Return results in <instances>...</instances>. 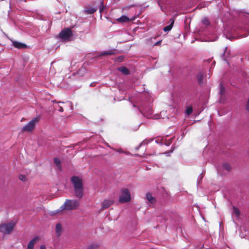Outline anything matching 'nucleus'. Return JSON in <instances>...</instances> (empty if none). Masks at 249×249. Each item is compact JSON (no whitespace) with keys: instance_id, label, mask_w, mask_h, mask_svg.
I'll list each match as a JSON object with an SVG mask.
<instances>
[{"instance_id":"obj_1","label":"nucleus","mask_w":249,"mask_h":249,"mask_svg":"<svg viewBox=\"0 0 249 249\" xmlns=\"http://www.w3.org/2000/svg\"><path fill=\"white\" fill-rule=\"evenodd\" d=\"M249 35V14L244 19L235 23L225 32L226 38L232 40L241 37H244Z\"/></svg>"},{"instance_id":"obj_2","label":"nucleus","mask_w":249,"mask_h":249,"mask_svg":"<svg viewBox=\"0 0 249 249\" xmlns=\"http://www.w3.org/2000/svg\"><path fill=\"white\" fill-rule=\"evenodd\" d=\"M141 101L140 103V107L138 109L142 114L147 118H151L153 114L152 109V103L148 95H142Z\"/></svg>"},{"instance_id":"obj_3","label":"nucleus","mask_w":249,"mask_h":249,"mask_svg":"<svg viewBox=\"0 0 249 249\" xmlns=\"http://www.w3.org/2000/svg\"><path fill=\"white\" fill-rule=\"evenodd\" d=\"M73 185L74 193L76 197L81 198L84 195V187L82 178L76 176H73L70 178Z\"/></svg>"},{"instance_id":"obj_4","label":"nucleus","mask_w":249,"mask_h":249,"mask_svg":"<svg viewBox=\"0 0 249 249\" xmlns=\"http://www.w3.org/2000/svg\"><path fill=\"white\" fill-rule=\"evenodd\" d=\"M78 202L74 199H66L65 203L62 205L59 210L54 213V214L58 213L64 210L69 211L75 209L79 206Z\"/></svg>"},{"instance_id":"obj_5","label":"nucleus","mask_w":249,"mask_h":249,"mask_svg":"<svg viewBox=\"0 0 249 249\" xmlns=\"http://www.w3.org/2000/svg\"><path fill=\"white\" fill-rule=\"evenodd\" d=\"M73 33L70 28H66L62 30L59 34L58 37L61 41H69L72 39Z\"/></svg>"},{"instance_id":"obj_6","label":"nucleus","mask_w":249,"mask_h":249,"mask_svg":"<svg viewBox=\"0 0 249 249\" xmlns=\"http://www.w3.org/2000/svg\"><path fill=\"white\" fill-rule=\"evenodd\" d=\"M122 194L119 198V201L121 203H124L129 202L131 200V195L128 189H122Z\"/></svg>"},{"instance_id":"obj_7","label":"nucleus","mask_w":249,"mask_h":249,"mask_svg":"<svg viewBox=\"0 0 249 249\" xmlns=\"http://www.w3.org/2000/svg\"><path fill=\"white\" fill-rule=\"evenodd\" d=\"M40 119V116H38L32 119L27 124H26L22 128L23 131H32L35 127L36 123H37Z\"/></svg>"},{"instance_id":"obj_8","label":"nucleus","mask_w":249,"mask_h":249,"mask_svg":"<svg viewBox=\"0 0 249 249\" xmlns=\"http://www.w3.org/2000/svg\"><path fill=\"white\" fill-rule=\"evenodd\" d=\"M15 224L8 223L0 225V232L3 234H10L13 230Z\"/></svg>"},{"instance_id":"obj_9","label":"nucleus","mask_w":249,"mask_h":249,"mask_svg":"<svg viewBox=\"0 0 249 249\" xmlns=\"http://www.w3.org/2000/svg\"><path fill=\"white\" fill-rule=\"evenodd\" d=\"M12 43V45L15 48L18 49H23L28 48V46L24 43L14 40V39L9 38Z\"/></svg>"},{"instance_id":"obj_10","label":"nucleus","mask_w":249,"mask_h":249,"mask_svg":"<svg viewBox=\"0 0 249 249\" xmlns=\"http://www.w3.org/2000/svg\"><path fill=\"white\" fill-rule=\"evenodd\" d=\"M117 53V50L116 49H111L108 51H103V52H101L96 57H100V56H102L113 55V54H115Z\"/></svg>"},{"instance_id":"obj_11","label":"nucleus","mask_w":249,"mask_h":249,"mask_svg":"<svg viewBox=\"0 0 249 249\" xmlns=\"http://www.w3.org/2000/svg\"><path fill=\"white\" fill-rule=\"evenodd\" d=\"M113 203V201L110 199H105L102 203L101 209L104 210L108 208Z\"/></svg>"},{"instance_id":"obj_12","label":"nucleus","mask_w":249,"mask_h":249,"mask_svg":"<svg viewBox=\"0 0 249 249\" xmlns=\"http://www.w3.org/2000/svg\"><path fill=\"white\" fill-rule=\"evenodd\" d=\"M39 240V237L38 236H35L28 243L27 249H34V245Z\"/></svg>"},{"instance_id":"obj_13","label":"nucleus","mask_w":249,"mask_h":249,"mask_svg":"<svg viewBox=\"0 0 249 249\" xmlns=\"http://www.w3.org/2000/svg\"><path fill=\"white\" fill-rule=\"evenodd\" d=\"M175 22V20L173 18H171L170 19V24L166 26H165L163 30L165 32H168L171 31L173 27L174 24Z\"/></svg>"},{"instance_id":"obj_14","label":"nucleus","mask_w":249,"mask_h":249,"mask_svg":"<svg viewBox=\"0 0 249 249\" xmlns=\"http://www.w3.org/2000/svg\"><path fill=\"white\" fill-rule=\"evenodd\" d=\"M118 70L125 75H127L130 73L129 69L125 66H121L119 67L118 68Z\"/></svg>"},{"instance_id":"obj_15","label":"nucleus","mask_w":249,"mask_h":249,"mask_svg":"<svg viewBox=\"0 0 249 249\" xmlns=\"http://www.w3.org/2000/svg\"><path fill=\"white\" fill-rule=\"evenodd\" d=\"M117 21L120 23H125L130 21V18L126 15H122L117 19Z\"/></svg>"},{"instance_id":"obj_16","label":"nucleus","mask_w":249,"mask_h":249,"mask_svg":"<svg viewBox=\"0 0 249 249\" xmlns=\"http://www.w3.org/2000/svg\"><path fill=\"white\" fill-rule=\"evenodd\" d=\"M153 139H145L142 142H141L140 144L135 147V150L136 151H138L140 148L143 145H146V144H147L148 143L150 142H152L153 141Z\"/></svg>"},{"instance_id":"obj_17","label":"nucleus","mask_w":249,"mask_h":249,"mask_svg":"<svg viewBox=\"0 0 249 249\" xmlns=\"http://www.w3.org/2000/svg\"><path fill=\"white\" fill-rule=\"evenodd\" d=\"M196 77L198 84L200 86H202L203 83V74L201 72H199L196 74Z\"/></svg>"},{"instance_id":"obj_18","label":"nucleus","mask_w":249,"mask_h":249,"mask_svg":"<svg viewBox=\"0 0 249 249\" xmlns=\"http://www.w3.org/2000/svg\"><path fill=\"white\" fill-rule=\"evenodd\" d=\"M146 198L148 202L150 203H154L156 201V199L153 197L151 194L150 193H147L146 194Z\"/></svg>"},{"instance_id":"obj_19","label":"nucleus","mask_w":249,"mask_h":249,"mask_svg":"<svg viewBox=\"0 0 249 249\" xmlns=\"http://www.w3.org/2000/svg\"><path fill=\"white\" fill-rule=\"evenodd\" d=\"M202 23L205 26V30L209 28L211 25V23L207 18H204L201 20Z\"/></svg>"},{"instance_id":"obj_20","label":"nucleus","mask_w":249,"mask_h":249,"mask_svg":"<svg viewBox=\"0 0 249 249\" xmlns=\"http://www.w3.org/2000/svg\"><path fill=\"white\" fill-rule=\"evenodd\" d=\"M97 10L96 7H90L84 10L85 13L86 14H92Z\"/></svg>"},{"instance_id":"obj_21","label":"nucleus","mask_w":249,"mask_h":249,"mask_svg":"<svg viewBox=\"0 0 249 249\" xmlns=\"http://www.w3.org/2000/svg\"><path fill=\"white\" fill-rule=\"evenodd\" d=\"M55 231L57 235L60 236L62 231V227L60 223H57L56 225Z\"/></svg>"},{"instance_id":"obj_22","label":"nucleus","mask_w":249,"mask_h":249,"mask_svg":"<svg viewBox=\"0 0 249 249\" xmlns=\"http://www.w3.org/2000/svg\"><path fill=\"white\" fill-rule=\"evenodd\" d=\"M219 87L220 90L219 93L221 95V96H223L225 95V88L222 82H220Z\"/></svg>"},{"instance_id":"obj_23","label":"nucleus","mask_w":249,"mask_h":249,"mask_svg":"<svg viewBox=\"0 0 249 249\" xmlns=\"http://www.w3.org/2000/svg\"><path fill=\"white\" fill-rule=\"evenodd\" d=\"M222 167L223 169L227 171L228 172L231 171L232 169L231 165L227 162L223 163L222 164Z\"/></svg>"},{"instance_id":"obj_24","label":"nucleus","mask_w":249,"mask_h":249,"mask_svg":"<svg viewBox=\"0 0 249 249\" xmlns=\"http://www.w3.org/2000/svg\"><path fill=\"white\" fill-rule=\"evenodd\" d=\"M53 160L56 166L59 169V170H61L62 168L61 160L57 158H54Z\"/></svg>"},{"instance_id":"obj_25","label":"nucleus","mask_w":249,"mask_h":249,"mask_svg":"<svg viewBox=\"0 0 249 249\" xmlns=\"http://www.w3.org/2000/svg\"><path fill=\"white\" fill-rule=\"evenodd\" d=\"M98 248L99 245L98 244L92 243L88 247L87 249H98Z\"/></svg>"},{"instance_id":"obj_26","label":"nucleus","mask_w":249,"mask_h":249,"mask_svg":"<svg viewBox=\"0 0 249 249\" xmlns=\"http://www.w3.org/2000/svg\"><path fill=\"white\" fill-rule=\"evenodd\" d=\"M232 209L233 213L235 214L237 217H239L240 215V212L239 210L236 207L233 206Z\"/></svg>"},{"instance_id":"obj_27","label":"nucleus","mask_w":249,"mask_h":249,"mask_svg":"<svg viewBox=\"0 0 249 249\" xmlns=\"http://www.w3.org/2000/svg\"><path fill=\"white\" fill-rule=\"evenodd\" d=\"M193 112V108L192 107H187L185 110V114L187 115H190Z\"/></svg>"},{"instance_id":"obj_28","label":"nucleus","mask_w":249,"mask_h":249,"mask_svg":"<svg viewBox=\"0 0 249 249\" xmlns=\"http://www.w3.org/2000/svg\"><path fill=\"white\" fill-rule=\"evenodd\" d=\"M124 55H120V56H119L118 57H117L116 58V61L117 62H122L124 59Z\"/></svg>"},{"instance_id":"obj_29","label":"nucleus","mask_w":249,"mask_h":249,"mask_svg":"<svg viewBox=\"0 0 249 249\" xmlns=\"http://www.w3.org/2000/svg\"><path fill=\"white\" fill-rule=\"evenodd\" d=\"M19 179L23 181L26 180V176L24 175H20L19 176Z\"/></svg>"},{"instance_id":"obj_30","label":"nucleus","mask_w":249,"mask_h":249,"mask_svg":"<svg viewBox=\"0 0 249 249\" xmlns=\"http://www.w3.org/2000/svg\"><path fill=\"white\" fill-rule=\"evenodd\" d=\"M227 49H228V47H226L225 48V51H224V52L223 53V54H222V56L223 59L224 61H227V60L226 58L225 57V54H226V50H227Z\"/></svg>"},{"instance_id":"obj_31","label":"nucleus","mask_w":249,"mask_h":249,"mask_svg":"<svg viewBox=\"0 0 249 249\" xmlns=\"http://www.w3.org/2000/svg\"><path fill=\"white\" fill-rule=\"evenodd\" d=\"M202 174H203V172L201 173L198 176V178L197 179V181H198V182H200L201 181V180H202V178H203V176Z\"/></svg>"},{"instance_id":"obj_32","label":"nucleus","mask_w":249,"mask_h":249,"mask_svg":"<svg viewBox=\"0 0 249 249\" xmlns=\"http://www.w3.org/2000/svg\"><path fill=\"white\" fill-rule=\"evenodd\" d=\"M105 8V7L103 5V2H102L101 5L100 7V10H99L100 12V13L102 12L104 10Z\"/></svg>"},{"instance_id":"obj_33","label":"nucleus","mask_w":249,"mask_h":249,"mask_svg":"<svg viewBox=\"0 0 249 249\" xmlns=\"http://www.w3.org/2000/svg\"><path fill=\"white\" fill-rule=\"evenodd\" d=\"M246 108V110L249 112V98L248 99Z\"/></svg>"},{"instance_id":"obj_34","label":"nucleus","mask_w":249,"mask_h":249,"mask_svg":"<svg viewBox=\"0 0 249 249\" xmlns=\"http://www.w3.org/2000/svg\"><path fill=\"white\" fill-rule=\"evenodd\" d=\"M57 110H58V111H59V112H62L63 111V107L59 105H58V108Z\"/></svg>"},{"instance_id":"obj_35","label":"nucleus","mask_w":249,"mask_h":249,"mask_svg":"<svg viewBox=\"0 0 249 249\" xmlns=\"http://www.w3.org/2000/svg\"><path fill=\"white\" fill-rule=\"evenodd\" d=\"M200 30L204 33V34L205 35L207 34H208L209 33L206 30L205 31L204 29H203V27H201V28H200Z\"/></svg>"},{"instance_id":"obj_36","label":"nucleus","mask_w":249,"mask_h":249,"mask_svg":"<svg viewBox=\"0 0 249 249\" xmlns=\"http://www.w3.org/2000/svg\"><path fill=\"white\" fill-rule=\"evenodd\" d=\"M161 40H159L154 43V46H158L161 44Z\"/></svg>"},{"instance_id":"obj_37","label":"nucleus","mask_w":249,"mask_h":249,"mask_svg":"<svg viewBox=\"0 0 249 249\" xmlns=\"http://www.w3.org/2000/svg\"><path fill=\"white\" fill-rule=\"evenodd\" d=\"M105 145H106L108 147H109V148H110L112 149V150H115V148H114L111 147L109 145V144L108 143H107V142H105Z\"/></svg>"},{"instance_id":"obj_38","label":"nucleus","mask_w":249,"mask_h":249,"mask_svg":"<svg viewBox=\"0 0 249 249\" xmlns=\"http://www.w3.org/2000/svg\"><path fill=\"white\" fill-rule=\"evenodd\" d=\"M115 151H117V152H119V153H124V152H125V151H124L122 150V149H118V150H117V149H115Z\"/></svg>"},{"instance_id":"obj_39","label":"nucleus","mask_w":249,"mask_h":249,"mask_svg":"<svg viewBox=\"0 0 249 249\" xmlns=\"http://www.w3.org/2000/svg\"><path fill=\"white\" fill-rule=\"evenodd\" d=\"M206 6V4H204L202 6H201V5H198L197 8L200 9L202 7H204Z\"/></svg>"},{"instance_id":"obj_40","label":"nucleus","mask_w":249,"mask_h":249,"mask_svg":"<svg viewBox=\"0 0 249 249\" xmlns=\"http://www.w3.org/2000/svg\"><path fill=\"white\" fill-rule=\"evenodd\" d=\"M173 152V150H172L171 151H168V152H165V154L167 155V156H168L169 155L170 153H172Z\"/></svg>"},{"instance_id":"obj_41","label":"nucleus","mask_w":249,"mask_h":249,"mask_svg":"<svg viewBox=\"0 0 249 249\" xmlns=\"http://www.w3.org/2000/svg\"><path fill=\"white\" fill-rule=\"evenodd\" d=\"M39 249H46V247H45V246L44 245H41Z\"/></svg>"},{"instance_id":"obj_42","label":"nucleus","mask_w":249,"mask_h":249,"mask_svg":"<svg viewBox=\"0 0 249 249\" xmlns=\"http://www.w3.org/2000/svg\"><path fill=\"white\" fill-rule=\"evenodd\" d=\"M136 18L135 17H133L131 19H130V21H132L134 20Z\"/></svg>"},{"instance_id":"obj_43","label":"nucleus","mask_w":249,"mask_h":249,"mask_svg":"<svg viewBox=\"0 0 249 249\" xmlns=\"http://www.w3.org/2000/svg\"><path fill=\"white\" fill-rule=\"evenodd\" d=\"M155 142L157 143H160V144H161L162 142H160L159 140H156L155 141Z\"/></svg>"},{"instance_id":"obj_44","label":"nucleus","mask_w":249,"mask_h":249,"mask_svg":"<svg viewBox=\"0 0 249 249\" xmlns=\"http://www.w3.org/2000/svg\"><path fill=\"white\" fill-rule=\"evenodd\" d=\"M124 153H125L126 155H130V153L129 152L125 151V152Z\"/></svg>"},{"instance_id":"obj_45","label":"nucleus","mask_w":249,"mask_h":249,"mask_svg":"<svg viewBox=\"0 0 249 249\" xmlns=\"http://www.w3.org/2000/svg\"><path fill=\"white\" fill-rule=\"evenodd\" d=\"M53 103H56L57 104H59V103H64V102H57L56 101H53Z\"/></svg>"},{"instance_id":"obj_46","label":"nucleus","mask_w":249,"mask_h":249,"mask_svg":"<svg viewBox=\"0 0 249 249\" xmlns=\"http://www.w3.org/2000/svg\"><path fill=\"white\" fill-rule=\"evenodd\" d=\"M94 82L91 83L90 84V86H93V85H94Z\"/></svg>"},{"instance_id":"obj_47","label":"nucleus","mask_w":249,"mask_h":249,"mask_svg":"<svg viewBox=\"0 0 249 249\" xmlns=\"http://www.w3.org/2000/svg\"><path fill=\"white\" fill-rule=\"evenodd\" d=\"M133 106L134 107H136V105L134 104H133Z\"/></svg>"},{"instance_id":"obj_48","label":"nucleus","mask_w":249,"mask_h":249,"mask_svg":"<svg viewBox=\"0 0 249 249\" xmlns=\"http://www.w3.org/2000/svg\"><path fill=\"white\" fill-rule=\"evenodd\" d=\"M135 156H139V154H135Z\"/></svg>"},{"instance_id":"obj_49","label":"nucleus","mask_w":249,"mask_h":249,"mask_svg":"<svg viewBox=\"0 0 249 249\" xmlns=\"http://www.w3.org/2000/svg\"><path fill=\"white\" fill-rule=\"evenodd\" d=\"M219 226L220 227L221 226V223H219Z\"/></svg>"}]
</instances>
